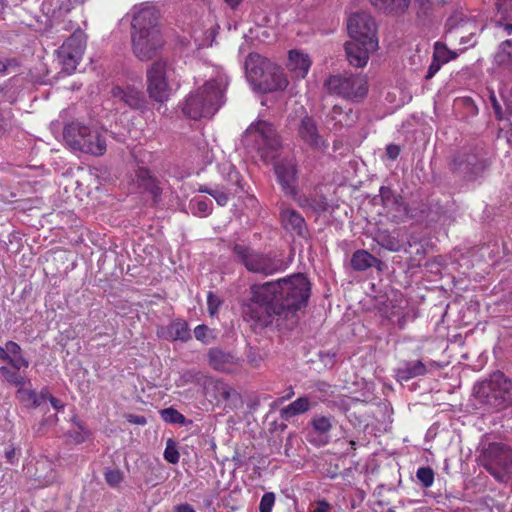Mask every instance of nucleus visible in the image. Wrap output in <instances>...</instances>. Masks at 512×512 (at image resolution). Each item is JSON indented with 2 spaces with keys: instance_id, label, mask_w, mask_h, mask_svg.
Wrapping results in <instances>:
<instances>
[{
  "instance_id": "nucleus-56",
  "label": "nucleus",
  "mask_w": 512,
  "mask_h": 512,
  "mask_svg": "<svg viewBox=\"0 0 512 512\" xmlns=\"http://www.w3.org/2000/svg\"><path fill=\"white\" fill-rule=\"evenodd\" d=\"M126 419L131 424L141 425L144 426L147 423V420L142 415H134V414H128L126 416Z\"/></svg>"
},
{
  "instance_id": "nucleus-38",
  "label": "nucleus",
  "mask_w": 512,
  "mask_h": 512,
  "mask_svg": "<svg viewBox=\"0 0 512 512\" xmlns=\"http://www.w3.org/2000/svg\"><path fill=\"white\" fill-rule=\"evenodd\" d=\"M36 391L30 387L20 386L16 392L17 399L27 407H31L35 403Z\"/></svg>"
},
{
  "instance_id": "nucleus-54",
  "label": "nucleus",
  "mask_w": 512,
  "mask_h": 512,
  "mask_svg": "<svg viewBox=\"0 0 512 512\" xmlns=\"http://www.w3.org/2000/svg\"><path fill=\"white\" fill-rule=\"evenodd\" d=\"M48 396H49V392L46 388L42 389L40 393L36 392L35 403H32L31 407H33V408L39 407L47 400Z\"/></svg>"
},
{
  "instance_id": "nucleus-27",
  "label": "nucleus",
  "mask_w": 512,
  "mask_h": 512,
  "mask_svg": "<svg viewBox=\"0 0 512 512\" xmlns=\"http://www.w3.org/2000/svg\"><path fill=\"white\" fill-rule=\"evenodd\" d=\"M371 5L377 10L391 15L404 13L411 0H369Z\"/></svg>"
},
{
  "instance_id": "nucleus-43",
  "label": "nucleus",
  "mask_w": 512,
  "mask_h": 512,
  "mask_svg": "<svg viewBox=\"0 0 512 512\" xmlns=\"http://www.w3.org/2000/svg\"><path fill=\"white\" fill-rule=\"evenodd\" d=\"M222 301L220 298L215 295L213 292H209L207 295V306H208V312L209 316L211 318H214L218 314V309L221 305Z\"/></svg>"
},
{
  "instance_id": "nucleus-4",
  "label": "nucleus",
  "mask_w": 512,
  "mask_h": 512,
  "mask_svg": "<svg viewBox=\"0 0 512 512\" xmlns=\"http://www.w3.org/2000/svg\"><path fill=\"white\" fill-rule=\"evenodd\" d=\"M447 166L453 176L471 182L483 176L490 162L482 148L464 146L451 153Z\"/></svg>"
},
{
  "instance_id": "nucleus-16",
  "label": "nucleus",
  "mask_w": 512,
  "mask_h": 512,
  "mask_svg": "<svg viewBox=\"0 0 512 512\" xmlns=\"http://www.w3.org/2000/svg\"><path fill=\"white\" fill-rule=\"evenodd\" d=\"M378 47V41L352 39L345 45L347 60L350 65L360 68L364 67L370 57V53Z\"/></svg>"
},
{
  "instance_id": "nucleus-41",
  "label": "nucleus",
  "mask_w": 512,
  "mask_h": 512,
  "mask_svg": "<svg viewBox=\"0 0 512 512\" xmlns=\"http://www.w3.org/2000/svg\"><path fill=\"white\" fill-rule=\"evenodd\" d=\"M161 417L167 423L183 424L185 417L174 408H166L161 410Z\"/></svg>"
},
{
  "instance_id": "nucleus-25",
  "label": "nucleus",
  "mask_w": 512,
  "mask_h": 512,
  "mask_svg": "<svg viewBox=\"0 0 512 512\" xmlns=\"http://www.w3.org/2000/svg\"><path fill=\"white\" fill-rule=\"evenodd\" d=\"M426 365L420 361H406L396 369V377L400 381H408L414 377L425 375Z\"/></svg>"
},
{
  "instance_id": "nucleus-6",
  "label": "nucleus",
  "mask_w": 512,
  "mask_h": 512,
  "mask_svg": "<svg viewBox=\"0 0 512 512\" xmlns=\"http://www.w3.org/2000/svg\"><path fill=\"white\" fill-rule=\"evenodd\" d=\"M480 462L499 482H507L512 476V449L506 444L492 442L484 446Z\"/></svg>"
},
{
  "instance_id": "nucleus-55",
  "label": "nucleus",
  "mask_w": 512,
  "mask_h": 512,
  "mask_svg": "<svg viewBox=\"0 0 512 512\" xmlns=\"http://www.w3.org/2000/svg\"><path fill=\"white\" fill-rule=\"evenodd\" d=\"M331 505L326 500H320L315 503L311 512H329Z\"/></svg>"
},
{
  "instance_id": "nucleus-64",
  "label": "nucleus",
  "mask_w": 512,
  "mask_h": 512,
  "mask_svg": "<svg viewBox=\"0 0 512 512\" xmlns=\"http://www.w3.org/2000/svg\"><path fill=\"white\" fill-rule=\"evenodd\" d=\"M9 358L8 352L5 347L0 346V359L7 361Z\"/></svg>"
},
{
  "instance_id": "nucleus-60",
  "label": "nucleus",
  "mask_w": 512,
  "mask_h": 512,
  "mask_svg": "<svg viewBox=\"0 0 512 512\" xmlns=\"http://www.w3.org/2000/svg\"><path fill=\"white\" fill-rule=\"evenodd\" d=\"M47 400L50 401L51 405L56 410H60L64 407V405L61 403V401L58 400L57 398L53 397L50 393H49Z\"/></svg>"
},
{
  "instance_id": "nucleus-18",
  "label": "nucleus",
  "mask_w": 512,
  "mask_h": 512,
  "mask_svg": "<svg viewBox=\"0 0 512 512\" xmlns=\"http://www.w3.org/2000/svg\"><path fill=\"white\" fill-rule=\"evenodd\" d=\"M275 172L278 181L285 194L294 196L297 194V169L290 162H281L276 165Z\"/></svg>"
},
{
  "instance_id": "nucleus-45",
  "label": "nucleus",
  "mask_w": 512,
  "mask_h": 512,
  "mask_svg": "<svg viewBox=\"0 0 512 512\" xmlns=\"http://www.w3.org/2000/svg\"><path fill=\"white\" fill-rule=\"evenodd\" d=\"M275 503V495L272 492L265 493L260 501L259 511L260 512H271Z\"/></svg>"
},
{
  "instance_id": "nucleus-24",
  "label": "nucleus",
  "mask_w": 512,
  "mask_h": 512,
  "mask_svg": "<svg viewBox=\"0 0 512 512\" xmlns=\"http://www.w3.org/2000/svg\"><path fill=\"white\" fill-rule=\"evenodd\" d=\"M311 66V60L307 54L297 50H291L288 56L287 68L297 78H304Z\"/></svg>"
},
{
  "instance_id": "nucleus-33",
  "label": "nucleus",
  "mask_w": 512,
  "mask_h": 512,
  "mask_svg": "<svg viewBox=\"0 0 512 512\" xmlns=\"http://www.w3.org/2000/svg\"><path fill=\"white\" fill-rule=\"evenodd\" d=\"M495 61L498 65L512 67V41H503L495 55Z\"/></svg>"
},
{
  "instance_id": "nucleus-13",
  "label": "nucleus",
  "mask_w": 512,
  "mask_h": 512,
  "mask_svg": "<svg viewBox=\"0 0 512 512\" xmlns=\"http://www.w3.org/2000/svg\"><path fill=\"white\" fill-rule=\"evenodd\" d=\"M347 28L352 39L378 41L376 23L367 13L353 14L348 20Z\"/></svg>"
},
{
  "instance_id": "nucleus-5",
  "label": "nucleus",
  "mask_w": 512,
  "mask_h": 512,
  "mask_svg": "<svg viewBox=\"0 0 512 512\" xmlns=\"http://www.w3.org/2000/svg\"><path fill=\"white\" fill-rule=\"evenodd\" d=\"M65 143L75 151L101 156L106 151V141L98 131L80 122H71L63 129Z\"/></svg>"
},
{
  "instance_id": "nucleus-26",
  "label": "nucleus",
  "mask_w": 512,
  "mask_h": 512,
  "mask_svg": "<svg viewBox=\"0 0 512 512\" xmlns=\"http://www.w3.org/2000/svg\"><path fill=\"white\" fill-rule=\"evenodd\" d=\"M136 180L140 187L148 191L156 202L161 195V188L158 185L157 179L151 175L150 171L145 168H140L136 172Z\"/></svg>"
},
{
  "instance_id": "nucleus-46",
  "label": "nucleus",
  "mask_w": 512,
  "mask_h": 512,
  "mask_svg": "<svg viewBox=\"0 0 512 512\" xmlns=\"http://www.w3.org/2000/svg\"><path fill=\"white\" fill-rule=\"evenodd\" d=\"M194 335L197 340L208 342L213 338L212 331L205 324H201L194 329Z\"/></svg>"
},
{
  "instance_id": "nucleus-28",
  "label": "nucleus",
  "mask_w": 512,
  "mask_h": 512,
  "mask_svg": "<svg viewBox=\"0 0 512 512\" xmlns=\"http://www.w3.org/2000/svg\"><path fill=\"white\" fill-rule=\"evenodd\" d=\"M284 227L298 235H303L306 225L304 218L293 209H285L281 212Z\"/></svg>"
},
{
  "instance_id": "nucleus-19",
  "label": "nucleus",
  "mask_w": 512,
  "mask_h": 512,
  "mask_svg": "<svg viewBox=\"0 0 512 512\" xmlns=\"http://www.w3.org/2000/svg\"><path fill=\"white\" fill-rule=\"evenodd\" d=\"M207 357L209 366L220 372H232L239 361L235 355L220 348H210Z\"/></svg>"
},
{
  "instance_id": "nucleus-62",
  "label": "nucleus",
  "mask_w": 512,
  "mask_h": 512,
  "mask_svg": "<svg viewBox=\"0 0 512 512\" xmlns=\"http://www.w3.org/2000/svg\"><path fill=\"white\" fill-rule=\"evenodd\" d=\"M175 512H195V510L189 504H180L175 507Z\"/></svg>"
},
{
  "instance_id": "nucleus-47",
  "label": "nucleus",
  "mask_w": 512,
  "mask_h": 512,
  "mask_svg": "<svg viewBox=\"0 0 512 512\" xmlns=\"http://www.w3.org/2000/svg\"><path fill=\"white\" fill-rule=\"evenodd\" d=\"M496 25L499 27H503L504 30L508 33H512V13L509 15H497Z\"/></svg>"
},
{
  "instance_id": "nucleus-31",
  "label": "nucleus",
  "mask_w": 512,
  "mask_h": 512,
  "mask_svg": "<svg viewBox=\"0 0 512 512\" xmlns=\"http://www.w3.org/2000/svg\"><path fill=\"white\" fill-rule=\"evenodd\" d=\"M0 375L3 377L5 381L8 383L17 386L18 388L20 386L29 385L30 386V380L27 379L24 375L20 374L19 371L15 369L8 368L6 366L0 367Z\"/></svg>"
},
{
  "instance_id": "nucleus-50",
  "label": "nucleus",
  "mask_w": 512,
  "mask_h": 512,
  "mask_svg": "<svg viewBox=\"0 0 512 512\" xmlns=\"http://www.w3.org/2000/svg\"><path fill=\"white\" fill-rule=\"evenodd\" d=\"M309 206L317 213H322L328 210L329 204L325 198L307 200Z\"/></svg>"
},
{
  "instance_id": "nucleus-32",
  "label": "nucleus",
  "mask_w": 512,
  "mask_h": 512,
  "mask_svg": "<svg viewBox=\"0 0 512 512\" xmlns=\"http://www.w3.org/2000/svg\"><path fill=\"white\" fill-rule=\"evenodd\" d=\"M380 197L385 206H390L397 210H400L401 207H404L403 198L400 195L394 193V191L390 187L382 186L380 188Z\"/></svg>"
},
{
  "instance_id": "nucleus-59",
  "label": "nucleus",
  "mask_w": 512,
  "mask_h": 512,
  "mask_svg": "<svg viewBox=\"0 0 512 512\" xmlns=\"http://www.w3.org/2000/svg\"><path fill=\"white\" fill-rule=\"evenodd\" d=\"M490 100H491V104H492V107L494 109V112L496 114V117L500 120L502 119V110H501V106L499 104V102L497 101L495 95H491L490 97Z\"/></svg>"
},
{
  "instance_id": "nucleus-49",
  "label": "nucleus",
  "mask_w": 512,
  "mask_h": 512,
  "mask_svg": "<svg viewBox=\"0 0 512 512\" xmlns=\"http://www.w3.org/2000/svg\"><path fill=\"white\" fill-rule=\"evenodd\" d=\"M123 479L122 473L119 470H109L105 473V480L111 486H117Z\"/></svg>"
},
{
  "instance_id": "nucleus-2",
  "label": "nucleus",
  "mask_w": 512,
  "mask_h": 512,
  "mask_svg": "<svg viewBox=\"0 0 512 512\" xmlns=\"http://www.w3.org/2000/svg\"><path fill=\"white\" fill-rule=\"evenodd\" d=\"M228 85V77L221 73L207 80L186 97L182 106L184 115L193 120L211 118L224 104Z\"/></svg>"
},
{
  "instance_id": "nucleus-3",
  "label": "nucleus",
  "mask_w": 512,
  "mask_h": 512,
  "mask_svg": "<svg viewBox=\"0 0 512 512\" xmlns=\"http://www.w3.org/2000/svg\"><path fill=\"white\" fill-rule=\"evenodd\" d=\"M477 401L491 412H500L512 406V380L501 371L490 374L473 388Z\"/></svg>"
},
{
  "instance_id": "nucleus-39",
  "label": "nucleus",
  "mask_w": 512,
  "mask_h": 512,
  "mask_svg": "<svg viewBox=\"0 0 512 512\" xmlns=\"http://www.w3.org/2000/svg\"><path fill=\"white\" fill-rule=\"evenodd\" d=\"M418 481L424 488H429L434 482V471L430 467H420L416 472Z\"/></svg>"
},
{
  "instance_id": "nucleus-37",
  "label": "nucleus",
  "mask_w": 512,
  "mask_h": 512,
  "mask_svg": "<svg viewBox=\"0 0 512 512\" xmlns=\"http://www.w3.org/2000/svg\"><path fill=\"white\" fill-rule=\"evenodd\" d=\"M311 425L319 434H326L332 429L331 418L322 415H315L311 420Z\"/></svg>"
},
{
  "instance_id": "nucleus-7",
  "label": "nucleus",
  "mask_w": 512,
  "mask_h": 512,
  "mask_svg": "<svg viewBox=\"0 0 512 512\" xmlns=\"http://www.w3.org/2000/svg\"><path fill=\"white\" fill-rule=\"evenodd\" d=\"M174 72L172 65L163 58L154 61L146 71V91L151 100L164 103L168 101L172 88L169 83Z\"/></svg>"
},
{
  "instance_id": "nucleus-29",
  "label": "nucleus",
  "mask_w": 512,
  "mask_h": 512,
  "mask_svg": "<svg viewBox=\"0 0 512 512\" xmlns=\"http://www.w3.org/2000/svg\"><path fill=\"white\" fill-rule=\"evenodd\" d=\"M310 401L307 397H300L280 410L281 419L288 421L290 418L303 414L310 409Z\"/></svg>"
},
{
  "instance_id": "nucleus-51",
  "label": "nucleus",
  "mask_w": 512,
  "mask_h": 512,
  "mask_svg": "<svg viewBox=\"0 0 512 512\" xmlns=\"http://www.w3.org/2000/svg\"><path fill=\"white\" fill-rule=\"evenodd\" d=\"M497 15L512 13V0H496Z\"/></svg>"
},
{
  "instance_id": "nucleus-44",
  "label": "nucleus",
  "mask_w": 512,
  "mask_h": 512,
  "mask_svg": "<svg viewBox=\"0 0 512 512\" xmlns=\"http://www.w3.org/2000/svg\"><path fill=\"white\" fill-rule=\"evenodd\" d=\"M193 214L199 216H206L210 213L211 208L207 200H194L192 202Z\"/></svg>"
},
{
  "instance_id": "nucleus-48",
  "label": "nucleus",
  "mask_w": 512,
  "mask_h": 512,
  "mask_svg": "<svg viewBox=\"0 0 512 512\" xmlns=\"http://www.w3.org/2000/svg\"><path fill=\"white\" fill-rule=\"evenodd\" d=\"M13 369L20 371L22 368H27L29 366V362L23 358L20 354L15 356H9L7 360Z\"/></svg>"
},
{
  "instance_id": "nucleus-22",
  "label": "nucleus",
  "mask_w": 512,
  "mask_h": 512,
  "mask_svg": "<svg viewBox=\"0 0 512 512\" xmlns=\"http://www.w3.org/2000/svg\"><path fill=\"white\" fill-rule=\"evenodd\" d=\"M329 121L333 122L335 129L351 127L358 119L357 112L349 108L344 110L340 105H334L328 114Z\"/></svg>"
},
{
  "instance_id": "nucleus-40",
  "label": "nucleus",
  "mask_w": 512,
  "mask_h": 512,
  "mask_svg": "<svg viewBox=\"0 0 512 512\" xmlns=\"http://www.w3.org/2000/svg\"><path fill=\"white\" fill-rule=\"evenodd\" d=\"M163 456L164 459L171 464H176L179 462L180 454L177 449V444L173 439L167 440Z\"/></svg>"
},
{
  "instance_id": "nucleus-15",
  "label": "nucleus",
  "mask_w": 512,
  "mask_h": 512,
  "mask_svg": "<svg viewBox=\"0 0 512 512\" xmlns=\"http://www.w3.org/2000/svg\"><path fill=\"white\" fill-rule=\"evenodd\" d=\"M287 85L288 80L283 70L273 62L253 84L254 88L262 93L284 90Z\"/></svg>"
},
{
  "instance_id": "nucleus-36",
  "label": "nucleus",
  "mask_w": 512,
  "mask_h": 512,
  "mask_svg": "<svg viewBox=\"0 0 512 512\" xmlns=\"http://www.w3.org/2000/svg\"><path fill=\"white\" fill-rule=\"evenodd\" d=\"M433 56L435 59H438V61L447 63L448 61L455 59L457 54L454 51L449 50L445 44L436 42L434 45Z\"/></svg>"
},
{
  "instance_id": "nucleus-10",
  "label": "nucleus",
  "mask_w": 512,
  "mask_h": 512,
  "mask_svg": "<svg viewBox=\"0 0 512 512\" xmlns=\"http://www.w3.org/2000/svg\"><path fill=\"white\" fill-rule=\"evenodd\" d=\"M164 43L161 31L131 32L132 52L142 62L157 57Z\"/></svg>"
},
{
  "instance_id": "nucleus-8",
  "label": "nucleus",
  "mask_w": 512,
  "mask_h": 512,
  "mask_svg": "<svg viewBox=\"0 0 512 512\" xmlns=\"http://www.w3.org/2000/svg\"><path fill=\"white\" fill-rule=\"evenodd\" d=\"M325 86L330 94L344 99L360 102L368 93V83L365 76L348 74L330 76Z\"/></svg>"
},
{
  "instance_id": "nucleus-23",
  "label": "nucleus",
  "mask_w": 512,
  "mask_h": 512,
  "mask_svg": "<svg viewBox=\"0 0 512 512\" xmlns=\"http://www.w3.org/2000/svg\"><path fill=\"white\" fill-rule=\"evenodd\" d=\"M157 334L168 340L187 341L191 337L187 322H169L168 325L159 327Z\"/></svg>"
},
{
  "instance_id": "nucleus-12",
  "label": "nucleus",
  "mask_w": 512,
  "mask_h": 512,
  "mask_svg": "<svg viewBox=\"0 0 512 512\" xmlns=\"http://www.w3.org/2000/svg\"><path fill=\"white\" fill-rule=\"evenodd\" d=\"M134 10L131 32L160 31V13L155 6L144 3L139 7H134Z\"/></svg>"
},
{
  "instance_id": "nucleus-52",
  "label": "nucleus",
  "mask_w": 512,
  "mask_h": 512,
  "mask_svg": "<svg viewBox=\"0 0 512 512\" xmlns=\"http://www.w3.org/2000/svg\"><path fill=\"white\" fill-rule=\"evenodd\" d=\"M80 431L70 432V437L78 444L83 443L90 435V432L83 427L82 425H78Z\"/></svg>"
},
{
  "instance_id": "nucleus-57",
  "label": "nucleus",
  "mask_w": 512,
  "mask_h": 512,
  "mask_svg": "<svg viewBox=\"0 0 512 512\" xmlns=\"http://www.w3.org/2000/svg\"><path fill=\"white\" fill-rule=\"evenodd\" d=\"M6 351L8 352L9 356H15L20 354L21 348L20 346L13 341H8L5 344Z\"/></svg>"
},
{
  "instance_id": "nucleus-14",
  "label": "nucleus",
  "mask_w": 512,
  "mask_h": 512,
  "mask_svg": "<svg viewBox=\"0 0 512 512\" xmlns=\"http://www.w3.org/2000/svg\"><path fill=\"white\" fill-rule=\"evenodd\" d=\"M247 137H255L256 141H261L263 146L276 152L281 147V140L275 128L268 122L259 120L252 123L245 131Z\"/></svg>"
},
{
  "instance_id": "nucleus-11",
  "label": "nucleus",
  "mask_w": 512,
  "mask_h": 512,
  "mask_svg": "<svg viewBox=\"0 0 512 512\" xmlns=\"http://www.w3.org/2000/svg\"><path fill=\"white\" fill-rule=\"evenodd\" d=\"M86 47V35L81 30H76L69 36L57 51L59 63L67 74L73 73L84 53Z\"/></svg>"
},
{
  "instance_id": "nucleus-20",
  "label": "nucleus",
  "mask_w": 512,
  "mask_h": 512,
  "mask_svg": "<svg viewBox=\"0 0 512 512\" xmlns=\"http://www.w3.org/2000/svg\"><path fill=\"white\" fill-rule=\"evenodd\" d=\"M298 132L301 139L312 148H320L324 144L323 138L318 132L317 124L310 116L301 119Z\"/></svg>"
},
{
  "instance_id": "nucleus-63",
  "label": "nucleus",
  "mask_w": 512,
  "mask_h": 512,
  "mask_svg": "<svg viewBox=\"0 0 512 512\" xmlns=\"http://www.w3.org/2000/svg\"><path fill=\"white\" fill-rule=\"evenodd\" d=\"M11 63L12 60H7L6 62L0 60V72H5Z\"/></svg>"
},
{
  "instance_id": "nucleus-1",
  "label": "nucleus",
  "mask_w": 512,
  "mask_h": 512,
  "mask_svg": "<svg viewBox=\"0 0 512 512\" xmlns=\"http://www.w3.org/2000/svg\"><path fill=\"white\" fill-rule=\"evenodd\" d=\"M310 282L303 274H293L275 282L254 285L252 298L243 305L244 318L262 320L264 316L288 319L305 308L310 297Z\"/></svg>"
},
{
  "instance_id": "nucleus-17",
  "label": "nucleus",
  "mask_w": 512,
  "mask_h": 512,
  "mask_svg": "<svg viewBox=\"0 0 512 512\" xmlns=\"http://www.w3.org/2000/svg\"><path fill=\"white\" fill-rule=\"evenodd\" d=\"M111 95L116 102L123 103L133 110H143L147 106L144 92L133 85L115 86L111 90Z\"/></svg>"
},
{
  "instance_id": "nucleus-30",
  "label": "nucleus",
  "mask_w": 512,
  "mask_h": 512,
  "mask_svg": "<svg viewBox=\"0 0 512 512\" xmlns=\"http://www.w3.org/2000/svg\"><path fill=\"white\" fill-rule=\"evenodd\" d=\"M381 261L374 257L366 250H357L353 253L351 258V266L356 271H363L375 264H380Z\"/></svg>"
},
{
  "instance_id": "nucleus-34",
  "label": "nucleus",
  "mask_w": 512,
  "mask_h": 512,
  "mask_svg": "<svg viewBox=\"0 0 512 512\" xmlns=\"http://www.w3.org/2000/svg\"><path fill=\"white\" fill-rule=\"evenodd\" d=\"M200 192L209 194L216 200L218 205L225 206L229 200V195L234 191H227L222 188V185H219L215 188L201 187Z\"/></svg>"
},
{
  "instance_id": "nucleus-58",
  "label": "nucleus",
  "mask_w": 512,
  "mask_h": 512,
  "mask_svg": "<svg viewBox=\"0 0 512 512\" xmlns=\"http://www.w3.org/2000/svg\"><path fill=\"white\" fill-rule=\"evenodd\" d=\"M387 157L391 160H395L400 154V148L397 145L390 144L386 147Z\"/></svg>"
},
{
  "instance_id": "nucleus-53",
  "label": "nucleus",
  "mask_w": 512,
  "mask_h": 512,
  "mask_svg": "<svg viewBox=\"0 0 512 512\" xmlns=\"http://www.w3.org/2000/svg\"><path fill=\"white\" fill-rule=\"evenodd\" d=\"M442 64L443 63L441 61H438V59H435L433 57V61L428 68V72H427L425 78L431 79L440 70Z\"/></svg>"
},
{
  "instance_id": "nucleus-61",
  "label": "nucleus",
  "mask_w": 512,
  "mask_h": 512,
  "mask_svg": "<svg viewBox=\"0 0 512 512\" xmlns=\"http://www.w3.org/2000/svg\"><path fill=\"white\" fill-rule=\"evenodd\" d=\"M15 456H16V450L14 447H11L5 451V457L9 463H11V464L14 463Z\"/></svg>"
},
{
  "instance_id": "nucleus-42",
  "label": "nucleus",
  "mask_w": 512,
  "mask_h": 512,
  "mask_svg": "<svg viewBox=\"0 0 512 512\" xmlns=\"http://www.w3.org/2000/svg\"><path fill=\"white\" fill-rule=\"evenodd\" d=\"M378 243L382 247L393 252H397L400 250L399 241L395 237L384 232L378 235Z\"/></svg>"
},
{
  "instance_id": "nucleus-9",
  "label": "nucleus",
  "mask_w": 512,
  "mask_h": 512,
  "mask_svg": "<svg viewBox=\"0 0 512 512\" xmlns=\"http://www.w3.org/2000/svg\"><path fill=\"white\" fill-rule=\"evenodd\" d=\"M233 252L245 268L252 273L268 276L284 268L283 260L258 253L245 245L235 244Z\"/></svg>"
},
{
  "instance_id": "nucleus-35",
  "label": "nucleus",
  "mask_w": 512,
  "mask_h": 512,
  "mask_svg": "<svg viewBox=\"0 0 512 512\" xmlns=\"http://www.w3.org/2000/svg\"><path fill=\"white\" fill-rule=\"evenodd\" d=\"M224 170L227 172V174L226 182L221 184L222 188L227 191L237 192V188L240 185L239 172L232 165H228Z\"/></svg>"
},
{
  "instance_id": "nucleus-21",
  "label": "nucleus",
  "mask_w": 512,
  "mask_h": 512,
  "mask_svg": "<svg viewBox=\"0 0 512 512\" xmlns=\"http://www.w3.org/2000/svg\"><path fill=\"white\" fill-rule=\"evenodd\" d=\"M271 63L270 60L257 53H250L245 60V72L248 81L253 85Z\"/></svg>"
}]
</instances>
